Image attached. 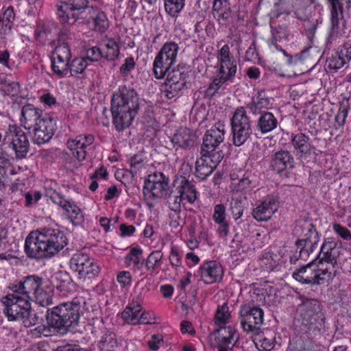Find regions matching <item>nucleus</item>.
<instances>
[{"instance_id": "6e6d98bb", "label": "nucleus", "mask_w": 351, "mask_h": 351, "mask_svg": "<svg viewBox=\"0 0 351 351\" xmlns=\"http://www.w3.org/2000/svg\"><path fill=\"white\" fill-rule=\"evenodd\" d=\"M104 58V53L101 49L97 47H93L87 49L86 56L84 58L91 62H97Z\"/></svg>"}, {"instance_id": "423d86ee", "label": "nucleus", "mask_w": 351, "mask_h": 351, "mask_svg": "<svg viewBox=\"0 0 351 351\" xmlns=\"http://www.w3.org/2000/svg\"><path fill=\"white\" fill-rule=\"evenodd\" d=\"M233 144L237 147L244 145L253 134L252 122L243 107L237 108L230 119Z\"/></svg>"}, {"instance_id": "680f3d73", "label": "nucleus", "mask_w": 351, "mask_h": 351, "mask_svg": "<svg viewBox=\"0 0 351 351\" xmlns=\"http://www.w3.org/2000/svg\"><path fill=\"white\" fill-rule=\"evenodd\" d=\"M10 158L4 154H0V184L2 183L1 178L6 175L7 169L10 167Z\"/></svg>"}, {"instance_id": "7ed1b4c3", "label": "nucleus", "mask_w": 351, "mask_h": 351, "mask_svg": "<svg viewBox=\"0 0 351 351\" xmlns=\"http://www.w3.org/2000/svg\"><path fill=\"white\" fill-rule=\"evenodd\" d=\"M139 101L138 93L132 86L122 85L113 93L110 110L112 123L117 131H122L131 125L139 111Z\"/></svg>"}, {"instance_id": "f8f14e48", "label": "nucleus", "mask_w": 351, "mask_h": 351, "mask_svg": "<svg viewBox=\"0 0 351 351\" xmlns=\"http://www.w3.org/2000/svg\"><path fill=\"white\" fill-rule=\"evenodd\" d=\"M264 311L258 306L243 307L240 311L241 324L244 331L258 334L263 324Z\"/></svg>"}, {"instance_id": "b1692460", "label": "nucleus", "mask_w": 351, "mask_h": 351, "mask_svg": "<svg viewBox=\"0 0 351 351\" xmlns=\"http://www.w3.org/2000/svg\"><path fill=\"white\" fill-rule=\"evenodd\" d=\"M320 240V234L313 223H310L307 228V232L304 234V238L298 239L295 241L296 247L306 248L313 253Z\"/></svg>"}, {"instance_id": "a18cd8bd", "label": "nucleus", "mask_w": 351, "mask_h": 351, "mask_svg": "<svg viewBox=\"0 0 351 351\" xmlns=\"http://www.w3.org/2000/svg\"><path fill=\"white\" fill-rule=\"evenodd\" d=\"M88 66L86 58H74L71 64H69V71L73 76H75L78 74H82L84 72L86 68Z\"/></svg>"}, {"instance_id": "052dcab7", "label": "nucleus", "mask_w": 351, "mask_h": 351, "mask_svg": "<svg viewBox=\"0 0 351 351\" xmlns=\"http://www.w3.org/2000/svg\"><path fill=\"white\" fill-rule=\"evenodd\" d=\"M135 61L132 56L128 57L125 58L124 63L120 67V73L123 75H128V73L134 69Z\"/></svg>"}, {"instance_id": "a19ab883", "label": "nucleus", "mask_w": 351, "mask_h": 351, "mask_svg": "<svg viewBox=\"0 0 351 351\" xmlns=\"http://www.w3.org/2000/svg\"><path fill=\"white\" fill-rule=\"evenodd\" d=\"M163 254L160 250L152 252L147 258L145 259L144 265L149 271H154L160 264Z\"/></svg>"}, {"instance_id": "864d4df0", "label": "nucleus", "mask_w": 351, "mask_h": 351, "mask_svg": "<svg viewBox=\"0 0 351 351\" xmlns=\"http://www.w3.org/2000/svg\"><path fill=\"white\" fill-rule=\"evenodd\" d=\"M230 211L235 220L241 217L243 213L242 201L238 199H233L230 203Z\"/></svg>"}, {"instance_id": "37998d69", "label": "nucleus", "mask_w": 351, "mask_h": 351, "mask_svg": "<svg viewBox=\"0 0 351 351\" xmlns=\"http://www.w3.org/2000/svg\"><path fill=\"white\" fill-rule=\"evenodd\" d=\"M184 82L178 84H171L166 82L164 85L162 93L164 96L168 99H173L180 95V91L184 87Z\"/></svg>"}, {"instance_id": "774afa93", "label": "nucleus", "mask_w": 351, "mask_h": 351, "mask_svg": "<svg viewBox=\"0 0 351 351\" xmlns=\"http://www.w3.org/2000/svg\"><path fill=\"white\" fill-rule=\"evenodd\" d=\"M169 260L171 265L178 267L181 265V258L179 254L178 248L176 246H172L169 256Z\"/></svg>"}, {"instance_id": "a211bd4d", "label": "nucleus", "mask_w": 351, "mask_h": 351, "mask_svg": "<svg viewBox=\"0 0 351 351\" xmlns=\"http://www.w3.org/2000/svg\"><path fill=\"white\" fill-rule=\"evenodd\" d=\"M278 199L274 195H267L252 210L253 217L258 221H267L278 210Z\"/></svg>"}, {"instance_id": "8fccbe9b", "label": "nucleus", "mask_w": 351, "mask_h": 351, "mask_svg": "<svg viewBox=\"0 0 351 351\" xmlns=\"http://www.w3.org/2000/svg\"><path fill=\"white\" fill-rule=\"evenodd\" d=\"M347 62L343 59V57L337 52L335 56H332L326 60V66L330 69L337 71L342 68Z\"/></svg>"}, {"instance_id": "c756f323", "label": "nucleus", "mask_w": 351, "mask_h": 351, "mask_svg": "<svg viewBox=\"0 0 351 351\" xmlns=\"http://www.w3.org/2000/svg\"><path fill=\"white\" fill-rule=\"evenodd\" d=\"M314 265H317V263L312 261L308 264L297 268L292 274L293 278L302 284L310 285L311 278L313 276L315 270V269L312 268Z\"/></svg>"}, {"instance_id": "9d476101", "label": "nucleus", "mask_w": 351, "mask_h": 351, "mask_svg": "<svg viewBox=\"0 0 351 351\" xmlns=\"http://www.w3.org/2000/svg\"><path fill=\"white\" fill-rule=\"evenodd\" d=\"M323 308L320 302L315 299L305 298L300 304L301 317L302 324L308 327L312 328L314 325L324 322Z\"/></svg>"}, {"instance_id": "4d7b16f0", "label": "nucleus", "mask_w": 351, "mask_h": 351, "mask_svg": "<svg viewBox=\"0 0 351 351\" xmlns=\"http://www.w3.org/2000/svg\"><path fill=\"white\" fill-rule=\"evenodd\" d=\"M343 18V11H330L331 34H337L339 30V21Z\"/></svg>"}, {"instance_id": "0e129e2a", "label": "nucleus", "mask_w": 351, "mask_h": 351, "mask_svg": "<svg viewBox=\"0 0 351 351\" xmlns=\"http://www.w3.org/2000/svg\"><path fill=\"white\" fill-rule=\"evenodd\" d=\"M254 187V186L253 184L252 180H250L249 177H243L239 180L237 186V190L250 191Z\"/></svg>"}, {"instance_id": "20e7f679", "label": "nucleus", "mask_w": 351, "mask_h": 351, "mask_svg": "<svg viewBox=\"0 0 351 351\" xmlns=\"http://www.w3.org/2000/svg\"><path fill=\"white\" fill-rule=\"evenodd\" d=\"M81 304L79 302H62L48 308L45 314L47 326L38 327L45 336L53 329V332L64 334L79 325Z\"/></svg>"}, {"instance_id": "cd10ccee", "label": "nucleus", "mask_w": 351, "mask_h": 351, "mask_svg": "<svg viewBox=\"0 0 351 351\" xmlns=\"http://www.w3.org/2000/svg\"><path fill=\"white\" fill-rule=\"evenodd\" d=\"M179 184L176 188L178 194H180L189 203L193 204L197 199V190L192 182L185 177H181L178 180Z\"/></svg>"}, {"instance_id": "5fc2aeb1", "label": "nucleus", "mask_w": 351, "mask_h": 351, "mask_svg": "<svg viewBox=\"0 0 351 351\" xmlns=\"http://www.w3.org/2000/svg\"><path fill=\"white\" fill-rule=\"evenodd\" d=\"M226 211V207L223 204H219L215 206L213 219L216 223L227 221Z\"/></svg>"}, {"instance_id": "473e14b6", "label": "nucleus", "mask_w": 351, "mask_h": 351, "mask_svg": "<svg viewBox=\"0 0 351 351\" xmlns=\"http://www.w3.org/2000/svg\"><path fill=\"white\" fill-rule=\"evenodd\" d=\"M175 64L173 60L160 55L158 53L154 61V73L156 78H163L167 73L171 69V66Z\"/></svg>"}, {"instance_id": "2f4dec72", "label": "nucleus", "mask_w": 351, "mask_h": 351, "mask_svg": "<svg viewBox=\"0 0 351 351\" xmlns=\"http://www.w3.org/2000/svg\"><path fill=\"white\" fill-rule=\"evenodd\" d=\"M278 40L274 39V36H272L271 39L268 40L267 44L269 48L272 51H274V49L282 51L284 56L287 58V63L289 64H297L299 62L304 60L308 53V49L311 47V45H309L308 48L302 50L300 53H297L294 56H292L287 53L285 50L282 49V47L277 44Z\"/></svg>"}, {"instance_id": "bb28decb", "label": "nucleus", "mask_w": 351, "mask_h": 351, "mask_svg": "<svg viewBox=\"0 0 351 351\" xmlns=\"http://www.w3.org/2000/svg\"><path fill=\"white\" fill-rule=\"evenodd\" d=\"M195 136L186 128H179L171 137V142L174 147L186 149L194 144Z\"/></svg>"}, {"instance_id": "69168bd1", "label": "nucleus", "mask_w": 351, "mask_h": 351, "mask_svg": "<svg viewBox=\"0 0 351 351\" xmlns=\"http://www.w3.org/2000/svg\"><path fill=\"white\" fill-rule=\"evenodd\" d=\"M318 20L315 23L309 22L306 25V36L308 39V42L313 44V40L317 30Z\"/></svg>"}, {"instance_id": "e2e57ef3", "label": "nucleus", "mask_w": 351, "mask_h": 351, "mask_svg": "<svg viewBox=\"0 0 351 351\" xmlns=\"http://www.w3.org/2000/svg\"><path fill=\"white\" fill-rule=\"evenodd\" d=\"M271 34L274 39L282 40L286 39L288 36V30L287 27L279 25L275 28H271Z\"/></svg>"}, {"instance_id": "7c9ffc66", "label": "nucleus", "mask_w": 351, "mask_h": 351, "mask_svg": "<svg viewBox=\"0 0 351 351\" xmlns=\"http://www.w3.org/2000/svg\"><path fill=\"white\" fill-rule=\"evenodd\" d=\"M86 10H88L90 17L94 24V29L100 33L104 32L108 27L109 23L106 14L100 11L97 8L89 7Z\"/></svg>"}, {"instance_id": "ddd939ff", "label": "nucleus", "mask_w": 351, "mask_h": 351, "mask_svg": "<svg viewBox=\"0 0 351 351\" xmlns=\"http://www.w3.org/2000/svg\"><path fill=\"white\" fill-rule=\"evenodd\" d=\"M201 157L195 162V176L201 180H206L223 158L222 151L217 152L212 155L201 153Z\"/></svg>"}, {"instance_id": "dca6fc26", "label": "nucleus", "mask_w": 351, "mask_h": 351, "mask_svg": "<svg viewBox=\"0 0 351 351\" xmlns=\"http://www.w3.org/2000/svg\"><path fill=\"white\" fill-rule=\"evenodd\" d=\"M224 125L221 123L216 124L206 130L203 136L201 153L212 155L217 152V149L224 141Z\"/></svg>"}, {"instance_id": "4468645a", "label": "nucleus", "mask_w": 351, "mask_h": 351, "mask_svg": "<svg viewBox=\"0 0 351 351\" xmlns=\"http://www.w3.org/2000/svg\"><path fill=\"white\" fill-rule=\"evenodd\" d=\"M33 128V143L42 145L48 143L53 136L57 127L56 120L45 114L43 119L38 121Z\"/></svg>"}, {"instance_id": "c03bdc74", "label": "nucleus", "mask_w": 351, "mask_h": 351, "mask_svg": "<svg viewBox=\"0 0 351 351\" xmlns=\"http://www.w3.org/2000/svg\"><path fill=\"white\" fill-rule=\"evenodd\" d=\"M178 49L179 47L175 42H168L164 44L158 53L176 62Z\"/></svg>"}, {"instance_id": "c85d7f7f", "label": "nucleus", "mask_w": 351, "mask_h": 351, "mask_svg": "<svg viewBox=\"0 0 351 351\" xmlns=\"http://www.w3.org/2000/svg\"><path fill=\"white\" fill-rule=\"evenodd\" d=\"M278 125V122L276 117L273 113L269 112L259 115L256 127L261 134H267L276 129Z\"/></svg>"}, {"instance_id": "1a4fd4ad", "label": "nucleus", "mask_w": 351, "mask_h": 351, "mask_svg": "<svg viewBox=\"0 0 351 351\" xmlns=\"http://www.w3.org/2000/svg\"><path fill=\"white\" fill-rule=\"evenodd\" d=\"M88 0H60L56 5L57 14L63 23L73 25L88 8Z\"/></svg>"}, {"instance_id": "f257e3e1", "label": "nucleus", "mask_w": 351, "mask_h": 351, "mask_svg": "<svg viewBox=\"0 0 351 351\" xmlns=\"http://www.w3.org/2000/svg\"><path fill=\"white\" fill-rule=\"evenodd\" d=\"M43 284L42 277L29 275L10 286L13 293L1 299L4 306L3 311L9 322H21L25 327L36 324L37 319L32 312L29 299L39 291Z\"/></svg>"}, {"instance_id": "6ab92c4d", "label": "nucleus", "mask_w": 351, "mask_h": 351, "mask_svg": "<svg viewBox=\"0 0 351 351\" xmlns=\"http://www.w3.org/2000/svg\"><path fill=\"white\" fill-rule=\"evenodd\" d=\"M337 245L338 243L332 237L324 239L319 254L313 260L317 263V267L323 266L324 263L331 265L332 268L335 267L337 263V258L332 254V251L337 247Z\"/></svg>"}, {"instance_id": "338daca9", "label": "nucleus", "mask_w": 351, "mask_h": 351, "mask_svg": "<svg viewBox=\"0 0 351 351\" xmlns=\"http://www.w3.org/2000/svg\"><path fill=\"white\" fill-rule=\"evenodd\" d=\"M337 52L348 63L351 60V43H345L338 49Z\"/></svg>"}, {"instance_id": "e433bc0d", "label": "nucleus", "mask_w": 351, "mask_h": 351, "mask_svg": "<svg viewBox=\"0 0 351 351\" xmlns=\"http://www.w3.org/2000/svg\"><path fill=\"white\" fill-rule=\"evenodd\" d=\"M142 308L138 304H131L125 307L121 313L123 319L128 324L136 325L138 324L140 313Z\"/></svg>"}, {"instance_id": "9b49d317", "label": "nucleus", "mask_w": 351, "mask_h": 351, "mask_svg": "<svg viewBox=\"0 0 351 351\" xmlns=\"http://www.w3.org/2000/svg\"><path fill=\"white\" fill-rule=\"evenodd\" d=\"M169 179L162 172H155L149 175L145 182L144 195L149 197L160 198L167 196L169 191Z\"/></svg>"}, {"instance_id": "de8ad7c7", "label": "nucleus", "mask_w": 351, "mask_h": 351, "mask_svg": "<svg viewBox=\"0 0 351 351\" xmlns=\"http://www.w3.org/2000/svg\"><path fill=\"white\" fill-rule=\"evenodd\" d=\"M183 199H185L180 194L176 192H171L169 193L168 204L169 207L173 212L180 213L181 212V202Z\"/></svg>"}, {"instance_id": "2eb2a0df", "label": "nucleus", "mask_w": 351, "mask_h": 351, "mask_svg": "<svg viewBox=\"0 0 351 351\" xmlns=\"http://www.w3.org/2000/svg\"><path fill=\"white\" fill-rule=\"evenodd\" d=\"M47 196L53 203L59 205L65 210L67 217L74 226H77L82 224L84 215L81 209L76 204L64 199L62 195L56 191H48Z\"/></svg>"}, {"instance_id": "f3484780", "label": "nucleus", "mask_w": 351, "mask_h": 351, "mask_svg": "<svg viewBox=\"0 0 351 351\" xmlns=\"http://www.w3.org/2000/svg\"><path fill=\"white\" fill-rule=\"evenodd\" d=\"M94 141L93 135L83 134L74 138H69L66 141V147L77 160L82 162L86 158L87 149H89Z\"/></svg>"}, {"instance_id": "4be33fe9", "label": "nucleus", "mask_w": 351, "mask_h": 351, "mask_svg": "<svg viewBox=\"0 0 351 351\" xmlns=\"http://www.w3.org/2000/svg\"><path fill=\"white\" fill-rule=\"evenodd\" d=\"M294 158L290 152L280 149L271 156L270 166L274 171L280 173L287 169L293 167Z\"/></svg>"}, {"instance_id": "39448f33", "label": "nucleus", "mask_w": 351, "mask_h": 351, "mask_svg": "<svg viewBox=\"0 0 351 351\" xmlns=\"http://www.w3.org/2000/svg\"><path fill=\"white\" fill-rule=\"evenodd\" d=\"M217 70L216 75L207 88V92L213 95L227 82H232L235 77L237 66L234 57L230 53L228 45H224L217 54Z\"/></svg>"}, {"instance_id": "603ef678", "label": "nucleus", "mask_w": 351, "mask_h": 351, "mask_svg": "<svg viewBox=\"0 0 351 351\" xmlns=\"http://www.w3.org/2000/svg\"><path fill=\"white\" fill-rule=\"evenodd\" d=\"M230 316V314L228 311V306H222L219 307L215 316V324L219 326L226 324Z\"/></svg>"}, {"instance_id": "f03ea898", "label": "nucleus", "mask_w": 351, "mask_h": 351, "mask_svg": "<svg viewBox=\"0 0 351 351\" xmlns=\"http://www.w3.org/2000/svg\"><path fill=\"white\" fill-rule=\"evenodd\" d=\"M67 244L68 239L63 231L55 228H43L27 236L25 242V252L31 258H49L57 254Z\"/></svg>"}, {"instance_id": "aec40b11", "label": "nucleus", "mask_w": 351, "mask_h": 351, "mask_svg": "<svg viewBox=\"0 0 351 351\" xmlns=\"http://www.w3.org/2000/svg\"><path fill=\"white\" fill-rule=\"evenodd\" d=\"M291 143L293 147L296 156L300 158H306L315 153V147L310 143V138L304 133L293 134Z\"/></svg>"}, {"instance_id": "49530a36", "label": "nucleus", "mask_w": 351, "mask_h": 351, "mask_svg": "<svg viewBox=\"0 0 351 351\" xmlns=\"http://www.w3.org/2000/svg\"><path fill=\"white\" fill-rule=\"evenodd\" d=\"M167 82L171 84H178L180 82H184V86L186 84V78L188 73L182 71L180 69H171L167 73Z\"/></svg>"}, {"instance_id": "3c124183", "label": "nucleus", "mask_w": 351, "mask_h": 351, "mask_svg": "<svg viewBox=\"0 0 351 351\" xmlns=\"http://www.w3.org/2000/svg\"><path fill=\"white\" fill-rule=\"evenodd\" d=\"M53 56L58 57L61 60H70L71 51L66 43L58 45L54 49Z\"/></svg>"}, {"instance_id": "09e8293b", "label": "nucleus", "mask_w": 351, "mask_h": 351, "mask_svg": "<svg viewBox=\"0 0 351 351\" xmlns=\"http://www.w3.org/2000/svg\"><path fill=\"white\" fill-rule=\"evenodd\" d=\"M29 300H34L42 306H47L53 304V299L43 287L35 295H32Z\"/></svg>"}, {"instance_id": "13d9d810", "label": "nucleus", "mask_w": 351, "mask_h": 351, "mask_svg": "<svg viewBox=\"0 0 351 351\" xmlns=\"http://www.w3.org/2000/svg\"><path fill=\"white\" fill-rule=\"evenodd\" d=\"M332 230L343 240L351 241V232L347 228L335 223L332 225Z\"/></svg>"}, {"instance_id": "a878e982", "label": "nucleus", "mask_w": 351, "mask_h": 351, "mask_svg": "<svg viewBox=\"0 0 351 351\" xmlns=\"http://www.w3.org/2000/svg\"><path fill=\"white\" fill-rule=\"evenodd\" d=\"M271 104L270 99L265 95V92H258L248 103L246 108L253 115H261L263 113L269 112L267 110L271 108Z\"/></svg>"}, {"instance_id": "79ce46f5", "label": "nucleus", "mask_w": 351, "mask_h": 351, "mask_svg": "<svg viewBox=\"0 0 351 351\" xmlns=\"http://www.w3.org/2000/svg\"><path fill=\"white\" fill-rule=\"evenodd\" d=\"M166 12L173 17H176L183 9L185 0H164Z\"/></svg>"}, {"instance_id": "f704fd0d", "label": "nucleus", "mask_w": 351, "mask_h": 351, "mask_svg": "<svg viewBox=\"0 0 351 351\" xmlns=\"http://www.w3.org/2000/svg\"><path fill=\"white\" fill-rule=\"evenodd\" d=\"M125 263L128 267H133L141 270L144 266L145 259L143 257V250L140 247H132L125 257Z\"/></svg>"}, {"instance_id": "ea45409f", "label": "nucleus", "mask_w": 351, "mask_h": 351, "mask_svg": "<svg viewBox=\"0 0 351 351\" xmlns=\"http://www.w3.org/2000/svg\"><path fill=\"white\" fill-rule=\"evenodd\" d=\"M69 60H61L58 57L53 56L51 58V68L53 71L59 77L66 76L69 72Z\"/></svg>"}, {"instance_id": "6e6552de", "label": "nucleus", "mask_w": 351, "mask_h": 351, "mask_svg": "<svg viewBox=\"0 0 351 351\" xmlns=\"http://www.w3.org/2000/svg\"><path fill=\"white\" fill-rule=\"evenodd\" d=\"M8 146L14 153L16 160L26 158L30 151V143L26 132L19 126L10 125L5 136Z\"/></svg>"}, {"instance_id": "c9c22d12", "label": "nucleus", "mask_w": 351, "mask_h": 351, "mask_svg": "<svg viewBox=\"0 0 351 351\" xmlns=\"http://www.w3.org/2000/svg\"><path fill=\"white\" fill-rule=\"evenodd\" d=\"M14 19L15 14L12 6L8 7L2 16L0 14V34L10 33Z\"/></svg>"}, {"instance_id": "412c9836", "label": "nucleus", "mask_w": 351, "mask_h": 351, "mask_svg": "<svg viewBox=\"0 0 351 351\" xmlns=\"http://www.w3.org/2000/svg\"><path fill=\"white\" fill-rule=\"evenodd\" d=\"M197 273L206 284H212L221 280L223 269L219 263L210 261L200 266Z\"/></svg>"}, {"instance_id": "5701e85b", "label": "nucleus", "mask_w": 351, "mask_h": 351, "mask_svg": "<svg viewBox=\"0 0 351 351\" xmlns=\"http://www.w3.org/2000/svg\"><path fill=\"white\" fill-rule=\"evenodd\" d=\"M43 111L32 104L25 105L21 110V121L24 128L30 130L43 119Z\"/></svg>"}, {"instance_id": "393cba45", "label": "nucleus", "mask_w": 351, "mask_h": 351, "mask_svg": "<svg viewBox=\"0 0 351 351\" xmlns=\"http://www.w3.org/2000/svg\"><path fill=\"white\" fill-rule=\"evenodd\" d=\"M51 282L54 288L62 295L72 291L73 283L66 271H58L51 277Z\"/></svg>"}, {"instance_id": "bf43d9fd", "label": "nucleus", "mask_w": 351, "mask_h": 351, "mask_svg": "<svg viewBox=\"0 0 351 351\" xmlns=\"http://www.w3.org/2000/svg\"><path fill=\"white\" fill-rule=\"evenodd\" d=\"M297 248L300 249L299 252H295L289 257V261L291 264H295L299 259L306 261L311 254L306 248L302 249V247H297Z\"/></svg>"}, {"instance_id": "0eeeda50", "label": "nucleus", "mask_w": 351, "mask_h": 351, "mask_svg": "<svg viewBox=\"0 0 351 351\" xmlns=\"http://www.w3.org/2000/svg\"><path fill=\"white\" fill-rule=\"evenodd\" d=\"M71 269L77 274L79 279L90 280L97 276L101 267L97 261L84 253H76L73 255L70 262Z\"/></svg>"}, {"instance_id": "58836bf2", "label": "nucleus", "mask_w": 351, "mask_h": 351, "mask_svg": "<svg viewBox=\"0 0 351 351\" xmlns=\"http://www.w3.org/2000/svg\"><path fill=\"white\" fill-rule=\"evenodd\" d=\"M117 346L116 335L111 332L105 333L99 343L100 351H115Z\"/></svg>"}, {"instance_id": "72a5a7b5", "label": "nucleus", "mask_w": 351, "mask_h": 351, "mask_svg": "<svg viewBox=\"0 0 351 351\" xmlns=\"http://www.w3.org/2000/svg\"><path fill=\"white\" fill-rule=\"evenodd\" d=\"M213 14L219 21L228 20L231 14L228 0H215L213 5Z\"/></svg>"}, {"instance_id": "4c0bfd02", "label": "nucleus", "mask_w": 351, "mask_h": 351, "mask_svg": "<svg viewBox=\"0 0 351 351\" xmlns=\"http://www.w3.org/2000/svg\"><path fill=\"white\" fill-rule=\"evenodd\" d=\"M104 49H102L104 58L108 61L116 60L120 53L119 44L113 39H108L104 43Z\"/></svg>"}]
</instances>
